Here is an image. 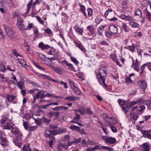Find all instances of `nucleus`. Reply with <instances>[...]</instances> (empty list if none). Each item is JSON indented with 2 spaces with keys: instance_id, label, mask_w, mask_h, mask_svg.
<instances>
[{
  "instance_id": "1",
  "label": "nucleus",
  "mask_w": 151,
  "mask_h": 151,
  "mask_svg": "<svg viewBox=\"0 0 151 151\" xmlns=\"http://www.w3.org/2000/svg\"><path fill=\"white\" fill-rule=\"evenodd\" d=\"M106 68L104 66H101L99 70V74L96 75L97 79L99 83L104 88L107 87L105 83V78L104 77L106 76Z\"/></svg>"
},
{
  "instance_id": "2",
  "label": "nucleus",
  "mask_w": 151,
  "mask_h": 151,
  "mask_svg": "<svg viewBox=\"0 0 151 151\" xmlns=\"http://www.w3.org/2000/svg\"><path fill=\"white\" fill-rule=\"evenodd\" d=\"M118 102L126 113L128 112V110L131 107L137 104L136 101H132L129 103L128 101H125L120 99L118 100Z\"/></svg>"
},
{
  "instance_id": "3",
  "label": "nucleus",
  "mask_w": 151,
  "mask_h": 151,
  "mask_svg": "<svg viewBox=\"0 0 151 151\" xmlns=\"http://www.w3.org/2000/svg\"><path fill=\"white\" fill-rule=\"evenodd\" d=\"M119 18L123 19L129 21L130 25L133 28H139V24L136 23L133 19L132 17L130 16H127L124 14H121L119 16Z\"/></svg>"
},
{
  "instance_id": "4",
  "label": "nucleus",
  "mask_w": 151,
  "mask_h": 151,
  "mask_svg": "<svg viewBox=\"0 0 151 151\" xmlns=\"http://www.w3.org/2000/svg\"><path fill=\"white\" fill-rule=\"evenodd\" d=\"M115 12L111 9H108L104 13L105 16L110 21H115L117 18L114 17Z\"/></svg>"
},
{
  "instance_id": "5",
  "label": "nucleus",
  "mask_w": 151,
  "mask_h": 151,
  "mask_svg": "<svg viewBox=\"0 0 151 151\" xmlns=\"http://www.w3.org/2000/svg\"><path fill=\"white\" fill-rule=\"evenodd\" d=\"M3 26L7 35L11 38L14 37V32L12 29L5 24H3Z\"/></svg>"
},
{
  "instance_id": "6",
  "label": "nucleus",
  "mask_w": 151,
  "mask_h": 151,
  "mask_svg": "<svg viewBox=\"0 0 151 151\" xmlns=\"http://www.w3.org/2000/svg\"><path fill=\"white\" fill-rule=\"evenodd\" d=\"M102 138L106 142L110 144H114L116 142V139L114 137L102 136Z\"/></svg>"
},
{
  "instance_id": "7",
  "label": "nucleus",
  "mask_w": 151,
  "mask_h": 151,
  "mask_svg": "<svg viewBox=\"0 0 151 151\" xmlns=\"http://www.w3.org/2000/svg\"><path fill=\"white\" fill-rule=\"evenodd\" d=\"M145 107L144 105L137 106L132 108L131 111L132 112L136 111L137 113H139L144 111Z\"/></svg>"
},
{
  "instance_id": "8",
  "label": "nucleus",
  "mask_w": 151,
  "mask_h": 151,
  "mask_svg": "<svg viewBox=\"0 0 151 151\" xmlns=\"http://www.w3.org/2000/svg\"><path fill=\"white\" fill-rule=\"evenodd\" d=\"M17 20V25L19 30H25V27H26V26L23 23V19L20 17H18Z\"/></svg>"
},
{
  "instance_id": "9",
  "label": "nucleus",
  "mask_w": 151,
  "mask_h": 151,
  "mask_svg": "<svg viewBox=\"0 0 151 151\" xmlns=\"http://www.w3.org/2000/svg\"><path fill=\"white\" fill-rule=\"evenodd\" d=\"M73 28L76 32L78 35H83V28L80 27L78 24H76L73 27Z\"/></svg>"
},
{
  "instance_id": "10",
  "label": "nucleus",
  "mask_w": 151,
  "mask_h": 151,
  "mask_svg": "<svg viewBox=\"0 0 151 151\" xmlns=\"http://www.w3.org/2000/svg\"><path fill=\"white\" fill-rule=\"evenodd\" d=\"M37 107L38 109L36 111H34V114L35 115L37 116H40L43 114V111L41 109L39 105L36 104L33 107V109L35 110V108Z\"/></svg>"
},
{
  "instance_id": "11",
  "label": "nucleus",
  "mask_w": 151,
  "mask_h": 151,
  "mask_svg": "<svg viewBox=\"0 0 151 151\" xmlns=\"http://www.w3.org/2000/svg\"><path fill=\"white\" fill-rule=\"evenodd\" d=\"M132 67H133L134 69L137 72L139 71V63L138 61V59L136 58V60L135 62L134 60L132 58Z\"/></svg>"
},
{
  "instance_id": "12",
  "label": "nucleus",
  "mask_w": 151,
  "mask_h": 151,
  "mask_svg": "<svg viewBox=\"0 0 151 151\" xmlns=\"http://www.w3.org/2000/svg\"><path fill=\"white\" fill-rule=\"evenodd\" d=\"M12 133L16 136V137H22V134L21 133L19 130L17 128H13L12 130Z\"/></svg>"
},
{
  "instance_id": "13",
  "label": "nucleus",
  "mask_w": 151,
  "mask_h": 151,
  "mask_svg": "<svg viewBox=\"0 0 151 151\" xmlns=\"http://www.w3.org/2000/svg\"><path fill=\"white\" fill-rule=\"evenodd\" d=\"M79 5L80 8V10L81 13L83 14V16L86 19H90L88 17L87 14L86 12V8L85 6L80 3L79 4Z\"/></svg>"
},
{
  "instance_id": "14",
  "label": "nucleus",
  "mask_w": 151,
  "mask_h": 151,
  "mask_svg": "<svg viewBox=\"0 0 151 151\" xmlns=\"http://www.w3.org/2000/svg\"><path fill=\"white\" fill-rule=\"evenodd\" d=\"M87 29L89 33L88 34L89 35H92L93 37L95 35V29L94 27L92 25H89L87 27Z\"/></svg>"
},
{
  "instance_id": "15",
  "label": "nucleus",
  "mask_w": 151,
  "mask_h": 151,
  "mask_svg": "<svg viewBox=\"0 0 151 151\" xmlns=\"http://www.w3.org/2000/svg\"><path fill=\"white\" fill-rule=\"evenodd\" d=\"M75 116L74 117L73 119L70 121V123L76 124L77 123V122L79 121L80 119V115L76 113L77 111L76 110H75Z\"/></svg>"
},
{
  "instance_id": "16",
  "label": "nucleus",
  "mask_w": 151,
  "mask_h": 151,
  "mask_svg": "<svg viewBox=\"0 0 151 151\" xmlns=\"http://www.w3.org/2000/svg\"><path fill=\"white\" fill-rule=\"evenodd\" d=\"M109 29L110 32L113 34H116L118 32V28L115 25H111L109 26Z\"/></svg>"
},
{
  "instance_id": "17",
  "label": "nucleus",
  "mask_w": 151,
  "mask_h": 151,
  "mask_svg": "<svg viewBox=\"0 0 151 151\" xmlns=\"http://www.w3.org/2000/svg\"><path fill=\"white\" fill-rule=\"evenodd\" d=\"M150 130L142 131L141 133L143 137L151 139V134L150 133Z\"/></svg>"
},
{
  "instance_id": "18",
  "label": "nucleus",
  "mask_w": 151,
  "mask_h": 151,
  "mask_svg": "<svg viewBox=\"0 0 151 151\" xmlns=\"http://www.w3.org/2000/svg\"><path fill=\"white\" fill-rule=\"evenodd\" d=\"M130 117L131 119L132 122L133 124H134L135 123L136 121L137 120L139 117L135 113H133L132 111V112L130 113Z\"/></svg>"
},
{
  "instance_id": "19",
  "label": "nucleus",
  "mask_w": 151,
  "mask_h": 151,
  "mask_svg": "<svg viewBox=\"0 0 151 151\" xmlns=\"http://www.w3.org/2000/svg\"><path fill=\"white\" fill-rule=\"evenodd\" d=\"M110 58L112 60L115 62L117 64L120 66H121L122 65L120 64L117 58L116 55L114 54H111L110 55Z\"/></svg>"
},
{
  "instance_id": "20",
  "label": "nucleus",
  "mask_w": 151,
  "mask_h": 151,
  "mask_svg": "<svg viewBox=\"0 0 151 151\" xmlns=\"http://www.w3.org/2000/svg\"><path fill=\"white\" fill-rule=\"evenodd\" d=\"M16 137V138L14 139L13 142L16 145L18 146L19 147H20L21 146V144L22 137Z\"/></svg>"
},
{
  "instance_id": "21",
  "label": "nucleus",
  "mask_w": 151,
  "mask_h": 151,
  "mask_svg": "<svg viewBox=\"0 0 151 151\" xmlns=\"http://www.w3.org/2000/svg\"><path fill=\"white\" fill-rule=\"evenodd\" d=\"M17 86L20 89H24L25 88V84L24 81L21 80L17 82Z\"/></svg>"
},
{
  "instance_id": "22",
  "label": "nucleus",
  "mask_w": 151,
  "mask_h": 151,
  "mask_svg": "<svg viewBox=\"0 0 151 151\" xmlns=\"http://www.w3.org/2000/svg\"><path fill=\"white\" fill-rule=\"evenodd\" d=\"M35 96L37 98H43L46 97L45 94H44V91L42 90H40L37 92L36 94H35Z\"/></svg>"
},
{
  "instance_id": "23",
  "label": "nucleus",
  "mask_w": 151,
  "mask_h": 151,
  "mask_svg": "<svg viewBox=\"0 0 151 151\" xmlns=\"http://www.w3.org/2000/svg\"><path fill=\"white\" fill-rule=\"evenodd\" d=\"M63 148L65 150L68 149V146H66L64 143L62 142L61 143H59L57 146V149L58 151H61Z\"/></svg>"
},
{
  "instance_id": "24",
  "label": "nucleus",
  "mask_w": 151,
  "mask_h": 151,
  "mask_svg": "<svg viewBox=\"0 0 151 151\" xmlns=\"http://www.w3.org/2000/svg\"><path fill=\"white\" fill-rule=\"evenodd\" d=\"M65 100H67L68 101H73L75 100L78 101L79 100V98L78 97H76L74 96H69L66 97Z\"/></svg>"
},
{
  "instance_id": "25",
  "label": "nucleus",
  "mask_w": 151,
  "mask_h": 151,
  "mask_svg": "<svg viewBox=\"0 0 151 151\" xmlns=\"http://www.w3.org/2000/svg\"><path fill=\"white\" fill-rule=\"evenodd\" d=\"M1 139L0 144L3 147L7 146L8 145L9 142L6 138L2 137H1Z\"/></svg>"
},
{
  "instance_id": "26",
  "label": "nucleus",
  "mask_w": 151,
  "mask_h": 151,
  "mask_svg": "<svg viewBox=\"0 0 151 151\" xmlns=\"http://www.w3.org/2000/svg\"><path fill=\"white\" fill-rule=\"evenodd\" d=\"M14 124L11 122H8L5 123L4 128L6 129H10L13 128Z\"/></svg>"
},
{
  "instance_id": "27",
  "label": "nucleus",
  "mask_w": 151,
  "mask_h": 151,
  "mask_svg": "<svg viewBox=\"0 0 151 151\" xmlns=\"http://www.w3.org/2000/svg\"><path fill=\"white\" fill-rule=\"evenodd\" d=\"M50 68L60 75L61 74L63 71V69L62 68L54 67L53 65H52V67H51Z\"/></svg>"
},
{
  "instance_id": "28",
  "label": "nucleus",
  "mask_w": 151,
  "mask_h": 151,
  "mask_svg": "<svg viewBox=\"0 0 151 151\" xmlns=\"http://www.w3.org/2000/svg\"><path fill=\"white\" fill-rule=\"evenodd\" d=\"M57 127L58 126L54 124H51L50 125L49 128L51 131H52V133L53 135H56L58 134V133L56 131L53 130L54 129H56Z\"/></svg>"
},
{
  "instance_id": "29",
  "label": "nucleus",
  "mask_w": 151,
  "mask_h": 151,
  "mask_svg": "<svg viewBox=\"0 0 151 151\" xmlns=\"http://www.w3.org/2000/svg\"><path fill=\"white\" fill-rule=\"evenodd\" d=\"M17 59L18 61L23 67L27 69L29 68L28 66H26V63L24 60L19 58Z\"/></svg>"
},
{
  "instance_id": "30",
  "label": "nucleus",
  "mask_w": 151,
  "mask_h": 151,
  "mask_svg": "<svg viewBox=\"0 0 151 151\" xmlns=\"http://www.w3.org/2000/svg\"><path fill=\"white\" fill-rule=\"evenodd\" d=\"M136 16H138L139 17L141 18L142 17V12L139 9H136L134 10Z\"/></svg>"
},
{
  "instance_id": "31",
  "label": "nucleus",
  "mask_w": 151,
  "mask_h": 151,
  "mask_svg": "<svg viewBox=\"0 0 151 151\" xmlns=\"http://www.w3.org/2000/svg\"><path fill=\"white\" fill-rule=\"evenodd\" d=\"M75 43L77 47L83 52H86V49L84 47L82 44L77 42H75Z\"/></svg>"
},
{
  "instance_id": "32",
  "label": "nucleus",
  "mask_w": 151,
  "mask_h": 151,
  "mask_svg": "<svg viewBox=\"0 0 151 151\" xmlns=\"http://www.w3.org/2000/svg\"><path fill=\"white\" fill-rule=\"evenodd\" d=\"M47 58H42V62L45 64L46 65L48 66L49 67L51 68L52 67V65L51 63H50L49 61L47 60Z\"/></svg>"
},
{
  "instance_id": "33",
  "label": "nucleus",
  "mask_w": 151,
  "mask_h": 151,
  "mask_svg": "<svg viewBox=\"0 0 151 151\" xmlns=\"http://www.w3.org/2000/svg\"><path fill=\"white\" fill-rule=\"evenodd\" d=\"M32 2L33 0H31L30 2L27 4V11L25 12V15H27L29 13Z\"/></svg>"
},
{
  "instance_id": "34",
  "label": "nucleus",
  "mask_w": 151,
  "mask_h": 151,
  "mask_svg": "<svg viewBox=\"0 0 151 151\" xmlns=\"http://www.w3.org/2000/svg\"><path fill=\"white\" fill-rule=\"evenodd\" d=\"M104 26L101 25L97 28V34L100 36H101L102 35V34L104 30Z\"/></svg>"
},
{
  "instance_id": "35",
  "label": "nucleus",
  "mask_w": 151,
  "mask_h": 151,
  "mask_svg": "<svg viewBox=\"0 0 151 151\" xmlns=\"http://www.w3.org/2000/svg\"><path fill=\"white\" fill-rule=\"evenodd\" d=\"M121 27L125 32H128L129 31V29L128 26L124 22H122Z\"/></svg>"
},
{
  "instance_id": "36",
  "label": "nucleus",
  "mask_w": 151,
  "mask_h": 151,
  "mask_svg": "<svg viewBox=\"0 0 151 151\" xmlns=\"http://www.w3.org/2000/svg\"><path fill=\"white\" fill-rule=\"evenodd\" d=\"M6 99L9 102H11L12 101L16 98L15 96L7 94L6 95Z\"/></svg>"
},
{
  "instance_id": "37",
  "label": "nucleus",
  "mask_w": 151,
  "mask_h": 151,
  "mask_svg": "<svg viewBox=\"0 0 151 151\" xmlns=\"http://www.w3.org/2000/svg\"><path fill=\"white\" fill-rule=\"evenodd\" d=\"M142 145L143 151H150V147L147 143H144Z\"/></svg>"
},
{
  "instance_id": "38",
  "label": "nucleus",
  "mask_w": 151,
  "mask_h": 151,
  "mask_svg": "<svg viewBox=\"0 0 151 151\" xmlns=\"http://www.w3.org/2000/svg\"><path fill=\"white\" fill-rule=\"evenodd\" d=\"M69 128L71 130L78 131H80V127L75 125H71L69 126Z\"/></svg>"
},
{
  "instance_id": "39",
  "label": "nucleus",
  "mask_w": 151,
  "mask_h": 151,
  "mask_svg": "<svg viewBox=\"0 0 151 151\" xmlns=\"http://www.w3.org/2000/svg\"><path fill=\"white\" fill-rule=\"evenodd\" d=\"M22 151H31L29 145L28 144L27 145H24L22 147Z\"/></svg>"
},
{
  "instance_id": "40",
  "label": "nucleus",
  "mask_w": 151,
  "mask_h": 151,
  "mask_svg": "<svg viewBox=\"0 0 151 151\" xmlns=\"http://www.w3.org/2000/svg\"><path fill=\"white\" fill-rule=\"evenodd\" d=\"M7 81V78L5 77L3 75L0 74V82L4 83L6 82Z\"/></svg>"
},
{
  "instance_id": "41",
  "label": "nucleus",
  "mask_w": 151,
  "mask_h": 151,
  "mask_svg": "<svg viewBox=\"0 0 151 151\" xmlns=\"http://www.w3.org/2000/svg\"><path fill=\"white\" fill-rule=\"evenodd\" d=\"M140 85L142 88L143 89L145 90L147 87V83L146 81L144 80H143L141 81Z\"/></svg>"
},
{
  "instance_id": "42",
  "label": "nucleus",
  "mask_w": 151,
  "mask_h": 151,
  "mask_svg": "<svg viewBox=\"0 0 151 151\" xmlns=\"http://www.w3.org/2000/svg\"><path fill=\"white\" fill-rule=\"evenodd\" d=\"M127 0H124L122 1V7L124 9H127Z\"/></svg>"
},
{
  "instance_id": "43",
  "label": "nucleus",
  "mask_w": 151,
  "mask_h": 151,
  "mask_svg": "<svg viewBox=\"0 0 151 151\" xmlns=\"http://www.w3.org/2000/svg\"><path fill=\"white\" fill-rule=\"evenodd\" d=\"M36 18V19L38 21V22L40 23V24L44 25V22L42 19L39 16H37L35 17Z\"/></svg>"
},
{
  "instance_id": "44",
  "label": "nucleus",
  "mask_w": 151,
  "mask_h": 151,
  "mask_svg": "<svg viewBox=\"0 0 151 151\" xmlns=\"http://www.w3.org/2000/svg\"><path fill=\"white\" fill-rule=\"evenodd\" d=\"M109 127L110 128L111 130L114 133L117 132V129L116 127L114 126V125H113L111 124H109Z\"/></svg>"
},
{
  "instance_id": "45",
  "label": "nucleus",
  "mask_w": 151,
  "mask_h": 151,
  "mask_svg": "<svg viewBox=\"0 0 151 151\" xmlns=\"http://www.w3.org/2000/svg\"><path fill=\"white\" fill-rule=\"evenodd\" d=\"M68 82L70 84L71 88L73 89L75 88H77V86L73 82L71 81H69Z\"/></svg>"
},
{
  "instance_id": "46",
  "label": "nucleus",
  "mask_w": 151,
  "mask_h": 151,
  "mask_svg": "<svg viewBox=\"0 0 151 151\" xmlns=\"http://www.w3.org/2000/svg\"><path fill=\"white\" fill-rule=\"evenodd\" d=\"M101 116L103 118L105 121L106 122H110V121L109 120V118L108 117L107 114H101Z\"/></svg>"
},
{
  "instance_id": "47",
  "label": "nucleus",
  "mask_w": 151,
  "mask_h": 151,
  "mask_svg": "<svg viewBox=\"0 0 151 151\" xmlns=\"http://www.w3.org/2000/svg\"><path fill=\"white\" fill-rule=\"evenodd\" d=\"M87 10L88 12V16L89 17H91L93 15V9L91 8H88Z\"/></svg>"
},
{
  "instance_id": "48",
  "label": "nucleus",
  "mask_w": 151,
  "mask_h": 151,
  "mask_svg": "<svg viewBox=\"0 0 151 151\" xmlns=\"http://www.w3.org/2000/svg\"><path fill=\"white\" fill-rule=\"evenodd\" d=\"M28 25L27 27H25V29L29 30L32 28L34 26V24L33 23H30L29 22H28Z\"/></svg>"
},
{
  "instance_id": "49",
  "label": "nucleus",
  "mask_w": 151,
  "mask_h": 151,
  "mask_svg": "<svg viewBox=\"0 0 151 151\" xmlns=\"http://www.w3.org/2000/svg\"><path fill=\"white\" fill-rule=\"evenodd\" d=\"M125 82L127 84H129L132 83L133 81L131 79V77H127L125 78Z\"/></svg>"
},
{
  "instance_id": "50",
  "label": "nucleus",
  "mask_w": 151,
  "mask_h": 151,
  "mask_svg": "<svg viewBox=\"0 0 151 151\" xmlns=\"http://www.w3.org/2000/svg\"><path fill=\"white\" fill-rule=\"evenodd\" d=\"M40 75L41 77L44 79H48L49 81L50 80V78H51L50 76H47L46 74H40Z\"/></svg>"
},
{
  "instance_id": "51",
  "label": "nucleus",
  "mask_w": 151,
  "mask_h": 151,
  "mask_svg": "<svg viewBox=\"0 0 151 151\" xmlns=\"http://www.w3.org/2000/svg\"><path fill=\"white\" fill-rule=\"evenodd\" d=\"M9 119L6 116L3 117L1 120L0 121L1 124H3L5 122L8 121Z\"/></svg>"
},
{
  "instance_id": "52",
  "label": "nucleus",
  "mask_w": 151,
  "mask_h": 151,
  "mask_svg": "<svg viewBox=\"0 0 151 151\" xmlns=\"http://www.w3.org/2000/svg\"><path fill=\"white\" fill-rule=\"evenodd\" d=\"M23 125L24 126L25 129L26 130H27L29 126V124L27 122H25L24 120H23Z\"/></svg>"
},
{
  "instance_id": "53",
  "label": "nucleus",
  "mask_w": 151,
  "mask_h": 151,
  "mask_svg": "<svg viewBox=\"0 0 151 151\" xmlns=\"http://www.w3.org/2000/svg\"><path fill=\"white\" fill-rule=\"evenodd\" d=\"M101 145H98L95 146V147H92V149L93 151L97 150H100L101 149Z\"/></svg>"
},
{
  "instance_id": "54",
  "label": "nucleus",
  "mask_w": 151,
  "mask_h": 151,
  "mask_svg": "<svg viewBox=\"0 0 151 151\" xmlns=\"http://www.w3.org/2000/svg\"><path fill=\"white\" fill-rule=\"evenodd\" d=\"M67 65L69 66V67L68 68L70 70L73 71L75 72H76V70L74 69V67L73 64L68 63Z\"/></svg>"
},
{
  "instance_id": "55",
  "label": "nucleus",
  "mask_w": 151,
  "mask_h": 151,
  "mask_svg": "<svg viewBox=\"0 0 151 151\" xmlns=\"http://www.w3.org/2000/svg\"><path fill=\"white\" fill-rule=\"evenodd\" d=\"M109 120L113 124H116L117 123L116 119L114 117H109Z\"/></svg>"
},
{
  "instance_id": "56",
  "label": "nucleus",
  "mask_w": 151,
  "mask_h": 151,
  "mask_svg": "<svg viewBox=\"0 0 151 151\" xmlns=\"http://www.w3.org/2000/svg\"><path fill=\"white\" fill-rule=\"evenodd\" d=\"M129 47L130 50L133 52L135 51L134 49L136 47V45L135 44H133L132 46H129Z\"/></svg>"
},
{
  "instance_id": "57",
  "label": "nucleus",
  "mask_w": 151,
  "mask_h": 151,
  "mask_svg": "<svg viewBox=\"0 0 151 151\" xmlns=\"http://www.w3.org/2000/svg\"><path fill=\"white\" fill-rule=\"evenodd\" d=\"M33 63L37 68L40 70L43 71H45V69L44 68H43L41 66L36 64L35 62H33Z\"/></svg>"
},
{
  "instance_id": "58",
  "label": "nucleus",
  "mask_w": 151,
  "mask_h": 151,
  "mask_svg": "<svg viewBox=\"0 0 151 151\" xmlns=\"http://www.w3.org/2000/svg\"><path fill=\"white\" fill-rule=\"evenodd\" d=\"M70 58L71 60L74 62L77 65L79 64L78 61L76 59L71 56L70 57Z\"/></svg>"
},
{
  "instance_id": "59",
  "label": "nucleus",
  "mask_w": 151,
  "mask_h": 151,
  "mask_svg": "<svg viewBox=\"0 0 151 151\" xmlns=\"http://www.w3.org/2000/svg\"><path fill=\"white\" fill-rule=\"evenodd\" d=\"M74 91V92L77 95H79L81 93V92L80 90L77 88H75L73 89Z\"/></svg>"
},
{
  "instance_id": "60",
  "label": "nucleus",
  "mask_w": 151,
  "mask_h": 151,
  "mask_svg": "<svg viewBox=\"0 0 151 151\" xmlns=\"http://www.w3.org/2000/svg\"><path fill=\"white\" fill-rule=\"evenodd\" d=\"M100 128H102L105 134L107 135L108 133V131L107 129L106 128L104 127L102 125L101 126Z\"/></svg>"
},
{
  "instance_id": "61",
  "label": "nucleus",
  "mask_w": 151,
  "mask_h": 151,
  "mask_svg": "<svg viewBox=\"0 0 151 151\" xmlns=\"http://www.w3.org/2000/svg\"><path fill=\"white\" fill-rule=\"evenodd\" d=\"M34 33L35 35L34 38H36L37 36L39 35L38 29L37 28H35L34 31Z\"/></svg>"
},
{
  "instance_id": "62",
  "label": "nucleus",
  "mask_w": 151,
  "mask_h": 151,
  "mask_svg": "<svg viewBox=\"0 0 151 151\" xmlns=\"http://www.w3.org/2000/svg\"><path fill=\"white\" fill-rule=\"evenodd\" d=\"M103 21V19L100 17H98L96 19L95 22L97 24H99Z\"/></svg>"
},
{
  "instance_id": "63",
  "label": "nucleus",
  "mask_w": 151,
  "mask_h": 151,
  "mask_svg": "<svg viewBox=\"0 0 151 151\" xmlns=\"http://www.w3.org/2000/svg\"><path fill=\"white\" fill-rule=\"evenodd\" d=\"M12 53L17 57L18 56L22 57V56L19 53H18L15 50H13Z\"/></svg>"
},
{
  "instance_id": "64",
  "label": "nucleus",
  "mask_w": 151,
  "mask_h": 151,
  "mask_svg": "<svg viewBox=\"0 0 151 151\" xmlns=\"http://www.w3.org/2000/svg\"><path fill=\"white\" fill-rule=\"evenodd\" d=\"M146 18L148 19L151 22V14L149 12H147V13Z\"/></svg>"
}]
</instances>
